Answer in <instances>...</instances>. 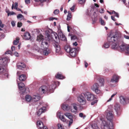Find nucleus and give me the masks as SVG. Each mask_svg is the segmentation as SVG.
I'll list each match as a JSON object with an SVG mask.
<instances>
[{
	"mask_svg": "<svg viewBox=\"0 0 129 129\" xmlns=\"http://www.w3.org/2000/svg\"><path fill=\"white\" fill-rule=\"evenodd\" d=\"M119 98L120 103L123 105H126L129 103V99L122 96H120Z\"/></svg>",
	"mask_w": 129,
	"mask_h": 129,
	"instance_id": "nucleus-12",
	"label": "nucleus"
},
{
	"mask_svg": "<svg viewBox=\"0 0 129 129\" xmlns=\"http://www.w3.org/2000/svg\"><path fill=\"white\" fill-rule=\"evenodd\" d=\"M114 109L116 111L117 115L119 116L121 113L122 110L120 108L119 104L116 103L114 105Z\"/></svg>",
	"mask_w": 129,
	"mask_h": 129,
	"instance_id": "nucleus-11",
	"label": "nucleus"
},
{
	"mask_svg": "<svg viewBox=\"0 0 129 129\" xmlns=\"http://www.w3.org/2000/svg\"><path fill=\"white\" fill-rule=\"evenodd\" d=\"M15 6L14 7V8L15 9H16V8H17V7L18 6V4L17 3H15Z\"/></svg>",
	"mask_w": 129,
	"mask_h": 129,
	"instance_id": "nucleus-52",
	"label": "nucleus"
},
{
	"mask_svg": "<svg viewBox=\"0 0 129 129\" xmlns=\"http://www.w3.org/2000/svg\"><path fill=\"white\" fill-rule=\"evenodd\" d=\"M55 77L56 78L59 79H62L65 78V77L62 74H60L59 73H57V75L55 76Z\"/></svg>",
	"mask_w": 129,
	"mask_h": 129,
	"instance_id": "nucleus-23",
	"label": "nucleus"
},
{
	"mask_svg": "<svg viewBox=\"0 0 129 129\" xmlns=\"http://www.w3.org/2000/svg\"><path fill=\"white\" fill-rule=\"evenodd\" d=\"M99 86L97 83H95L91 87V88L96 94H99L101 92V90L99 89Z\"/></svg>",
	"mask_w": 129,
	"mask_h": 129,
	"instance_id": "nucleus-10",
	"label": "nucleus"
},
{
	"mask_svg": "<svg viewBox=\"0 0 129 129\" xmlns=\"http://www.w3.org/2000/svg\"><path fill=\"white\" fill-rule=\"evenodd\" d=\"M0 27L2 28H3L4 27V25L2 23L1 20H0Z\"/></svg>",
	"mask_w": 129,
	"mask_h": 129,
	"instance_id": "nucleus-51",
	"label": "nucleus"
},
{
	"mask_svg": "<svg viewBox=\"0 0 129 129\" xmlns=\"http://www.w3.org/2000/svg\"><path fill=\"white\" fill-rule=\"evenodd\" d=\"M19 38H17L14 41V45H17L19 43Z\"/></svg>",
	"mask_w": 129,
	"mask_h": 129,
	"instance_id": "nucleus-32",
	"label": "nucleus"
},
{
	"mask_svg": "<svg viewBox=\"0 0 129 129\" xmlns=\"http://www.w3.org/2000/svg\"><path fill=\"white\" fill-rule=\"evenodd\" d=\"M78 3L81 5H83L85 4L86 2V0H78Z\"/></svg>",
	"mask_w": 129,
	"mask_h": 129,
	"instance_id": "nucleus-35",
	"label": "nucleus"
},
{
	"mask_svg": "<svg viewBox=\"0 0 129 129\" xmlns=\"http://www.w3.org/2000/svg\"><path fill=\"white\" fill-rule=\"evenodd\" d=\"M100 21L102 25H105V23L102 18H100Z\"/></svg>",
	"mask_w": 129,
	"mask_h": 129,
	"instance_id": "nucleus-36",
	"label": "nucleus"
},
{
	"mask_svg": "<svg viewBox=\"0 0 129 129\" xmlns=\"http://www.w3.org/2000/svg\"><path fill=\"white\" fill-rule=\"evenodd\" d=\"M40 97L37 95H34L33 98H32L29 95H27L25 97L26 100L28 102H30L31 100L34 102L38 101L40 99Z\"/></svg>",
	"mask_w": 129,
	"mask_h": 129,
	"instance_id": "nucleus-8",
	"label": "nucleus"
},
{
	"mask_svg": "<svg viewBox=\"0 0 129 129\" xmlns=\"http://www.w3.org/2000/svg\"><path fill=\"white\" fill-rule=\"evenodd\" d=\"M24 86V84L22 82H20L19 84V87L20 90H22Z\"/></svg>",
	"mask_w": 129,
	"mask_h": 129,
	"instance_id": "nucleus-30",
	"label": "nucleus"
},
{
	"mask_svg": "<svg viewBox=\"0 0 129 129\" xmlns=\"http://www.w3.org/2000/svg\"><path fill=\"white\" fill-rule=\"evenodd\" d=\"M114 115L113 112L109 111L107 113L106 117L108 121H102V123L104 126H106L109 129H113V119Z\"/></svg>",
	"mask_w": 129,
	"mask_h": 129,
	"instance_id": "nucleus-4",
	"label": "nucleus"
},
{
	"mask_svg": "<svg viewBox=\"0 0 129 129\" xmlns=\"http://www.w3.org/2000/svg\"><path fill=\"white\" fill-rule=\"evenodd\" d=\"M16 9L18 11H20L22 13H23L22 11H21V10L20 9H19V8H17Z\"/></svg>",
	"mask_w": 129,
	"mask_h": 129,
	"instance_id": "nucleus-60",
	"label": "nucleus"
},
{
	"mask_svg": "<svg viewBox=\"0 0 129 129\" xmlns=\"http://www.w3.org/2000/svg\"><path fill=\"white\" fill-rule=\"evenodd\" d=\"M122 39L121 41L119 43V47L117 48H119V47H120V49L122 51H124L125 50H126V48L127 47V45L124 44H122L120 46V43L122 42L123 41V38L122 37Z\"/></svg>",
	"mask_w": 129,
	"mask_h": 129,
	"instance_id": "nucleus-18",
	"label": "nucleus"
},
{
	"mask_svg": "<svg viewBox=\"0 0 129 129\" xmlns=\"http://www.w3.org/2000/svg\"><path fill=\"white\" fill-rule=\"evenodd\" d=\"M52 39L55 41H57L58 39L62 41H65L66 39L65 36L60 31L58 32V35L55 33H53L52 34Z\"/></svg>",
	"mask_w": 129,
	"mask_h": 129,
	"instance_id": "nucleus-5",
	"label": "nucleus"
},
{
	"mask_svg": "<svg viewBox=\"0 0 129 129\" xmlns=\"http://www.w3.org/2000/svg\"><path fill=\"white\" fill-rule=\"evenodd\" d=\"M21 72L18 71L17 72V75L19 76V80L21 81H23L25 80L26 79V76L24 74H21Z\"/></svg>",
	"mask_w": 129,
	"mask_h": 129,
	"instance_id": "nucleus-15",
	"label": "nucleus"
},
{
	"mask_svg": "<svg viewBox=\"0 0 129 129\" xmlns=\"http://www.w3.org/2000/svg\"><path fill=\"white\" fill-rule=\"evenodd\" d=\"M114 16H116L117 17V18H119V15L118 13L116 12L115 14L114 15Z\"/></svg>",
	"mask_w": 129,
	"mask_h": 129,
	"instance_id": "nucleus-55",
	"label": "nucleus"
},
{
	"mask_svg": "<svg viewBox=\"0 0 129 129\" xmlns=\"http://www.w3.org/2000/svg\"><path fill=\"white\" fill-rule=\"evenodd\" d=\"M122 39V38L120 33L118 34H116L112 37H109L107 38L108 42H105L102 47L103 48H108L110 46V44L112 49H117L119 47V43Z\"/></svg>",
	"mask_w": 129,
	"mask_h": 129,
	"instance_id": "nucleus-1",
	"label": "nucleus"
},
{
	"mask_svg": "<svg viewBox=\"0 0 129 129\" xmlns=\"http://www.w3.org/2000/svg\"><path fill=\"white\" fill-rule=\"evenodd\" d=\"M122 2L124 4L126 5V1L125 0H122Z\"/></svg>",
	"mask_w": 129,
	"mask_h": 129,
	"instance_id": "nucleus-63",
	"label": "nucleus"
},
{
	"mask_svg": "<svg viewBox=\"0 0 129 129\" xmlns=\"http://www.w3.org/2000/svg\"><path fill=\"white\" fill-rule=\"evenodd\" d=\"M6 54H12L11 51L10 50L7 51L6 52Z\"/></svg>",
	"mask_w": 129,
	"mask_h": 129,
	"instance_id": "nucleus-53",
	"label": "nucleus"
},
{
	"mask_svg": "<svg viewBox=\"0 0 129 129\" xmlns=\"http://www.w3.org/2000/svg\"><path fill=\"white\" fill-rule=\"evenodd\" d=\"M43 129H48V128L47 126H44L43 127Z\"/></svg>",
	"mask_w": 129,
	"mask_h": 129,
	"instance_id": "nucleus-64",
	"label": "nucleus"
},
{
	"mask_svg": "<svg viewBox=\"0 0 129 129\" xmlns=\"http://www.w3.org/2000/svg\"><path fill=\"white\" fill-rule=\"evenodd\" d=\"M78 106V105L76 104H74L73 105V108L75 109V110H73L72 109L71 110V111L72 112H76L77 111Z\"/></svg>",
	"mask_w": 129,
	"mask_h": 129,
	"instance_id": "nucleus-28",
	"label": "nucleus"
},
{
	"mask_svg": "<svg viewBox=\"0 0 129 129\" xmlns=\"http://www.w3.org/2000/svg\"><path fill=\"white\" fill-rule=\"evenodd\" d=\"M59 84V82H58L52 81L51 84L50 85H48L47 86L43 85L40 87L39 89L40 92L41 94L47 93H51L53 92L54 89L56 87V84Z\"/></svg>",
	"mask_w": 129,
	"mask_h": 129,
	"instance_id": "nucleus-3",
	"label": "nucleus"
},
{
	"mask_svg": "<svg viewBox=\"0 0 129 129\" xmlns=\"http://www.w3.org/2000/svg\"><path fill=\"white\" fill-rule=\"evenodd\" d=\"M84 96V94L83 93L77 98L78 101L81 105H84L86 103V100Z\"/></svg>",
	"mask_w": 129,
	"mask_h": 129,
	"instance_id": "nucleus-9",
	"label": "nucleus"
},
{
	"mask_svg": "<svg viewBox=\"0 0 129 129\" xmlns=\"http://www.w3.org/2000/svg\"><path fill=\"white\" fill-rule=\"evenodd\" d=\"M34 49L40 52V48L37 45H35L33 47Z\"/></svg>",
	"mask_w": 129,
	"mask_h": 129,
	"instance_id": "nucleus-33",
	"label": "nucleus"
},
{
	"mask_svg": "<svg viewBox=\"0 0 129 129\" xmlns=\"http://www.w3.org/2000/svg\"><path fill=\"white\" fill-rule=\"evenodd\" d=\"M17 18L18 19H20V20L24 19L23 16L21 14H19L17 16Z\"/></svg>",
	"mask_w": 129,
	"mask_h": 129,
	"instance_id": "nucleus-31",
	"label": "nucleus"
},
{
	"mask_svg": "<svg viewBox=\"0 0 129 129\" xmlns=\"http://www.w3.org/2000/svg\"><path fill=\"white\" fill-rule=\"evenodd\" d=\"M0 75L4 76L5 78H8V71L5 69V65H0Z\"/></svg>",
	"mask_w": 129,
	"mask_h": 129,
	"instance_id": "nucleus-6",
	"label": "nucleus"
},
{
	"mask_svg": "<svg viewBox=\"0 0 129 129\" xmlns=\"http://www.w3.org/2000/svg\"><path fill=\"white\" fill-rule=\"evenodd\" d=\"M45 39H43L40 46V52H43L44 55H47L50 52V50L48 48L49 44L48 41L51 40V37L48 33L46 34Z\"/></svg>",
	"mask_w": 129,
	"mask_h": 129,
	"instance_id": "nucleus-2",
	"label": "nucleus"
},
{
	"mask_svg": "<svg viewBox=\"0 0 129 129\" xmlns=\"http://www.w3.org/2000/svg\"><path fill=\"white\" fill-rule=\"evenodd\" d=\"M9 61V59L7 57L0 58V64H6Z\"/></svg>",
	"mask_w": 129,
	"mask_h": 129,
	"instance_id": "nucleus-16",
	"label": "nucleus"
},
{
	"mask_svg": "<svg viewBox=\"0 0 129 129\" xmlns=\"http://www.w3.org/2000/svg\"><path fill=\"white\" fill-rule=\"evenodd\" d=\"M58 129H64L62 125L60 123L58 124Z\"/></svg>",
	"mask_w": 129,
	"mask_h": 129,
	"instance_id": "nucleus-39",
	"label": "nucleus"
},
{
	"mask_svg": "<svg viewBox=\"0 0 129 129\" xmlns=\"http://www.w3.org/2000/svg\"><path fill=\"white\" fill-rule=\"evenodd\" d=\"M25 67V65H17V67L19 69L23 70Z\"/></svg>",
	"mask_w": 129,
	"mask_h": 129,
	"instance_id": "nucleus-29",
	"label": "nucleus"
},
{
	"mask_svg": "<svg viewBox=\"0 0 129 129\" xmlns=\"http://www.w3.org/2000/svg\"><path fill=\"white\" fill-rule=\"evenodd\" d=\"M119 78L120 77L117 74H115L112 76L110 82L112 83L118 82L119 81Z\"/></svg>",
	"mask_w": 129,
	"mask_h": 129,
	"instance_id": "nucleus-14",
	"label": "nucleus"
},
{
	"mask_svg": "<svg viewBox=\"0 0 129 129\" xmlns=\"http://www.w3.org/2000/svg\"><path fill=\"white\" fill-rule=\"evenodd\" d=\"M11 49L12 51H13L15 50V47L13 46H12L11 47Z\"/></svg>",
	"mask_w": 129,
	"mask_h": 129,
	"instance_id": "nucleus-56",
	"label": "nucleus"
},
{
	"mask_svg": "<svg viewBox=\"0 0 129 129\" xmlns=\"http://www.w3.org/2000/svg\"><path fill=\"white\" fill-rule=\"evenodd\" d=\"M79 116L81 117H83L84 118H85V116H83V114L82 113H80L79 114Z\"/></svg>",
	"mask_w": 129,
	"mask_h": 129,
	"instance_id": "nucleus-42",
	"label": "nucleus"
},
{
	"mask_svg": "<svg viewBox=\"0 0 129 129\" xmlns=\"http://www.w3.org/2000/svg\"><path fill=\"white\" fill-rule=\"evenodd\" d=\"M94 5L96 7H99V5L97 4H96V3L94 4Z\"/></svg>",
	"mask_w": 129,
	"mask_h": 129,
	"instance_id": "nucleus-62",
	"label": "nucleus"
},
{
	"mask_svg": "<svg viewBox=\"0 0 129 129\" xmlns=\"http://www.w3.org/2000/svg\"><path fill=\"white\" fill-rule=\"evenodd\" d=\"M71 48L68 45L64 47V49L66 51L69 53L71 50Z\"/></svg>",
	"mask_w": 129,
	"mask_h": 129,
	"instance_id": "nucleus-27",
	"label": "nucleus"
},
{
	"mask_svg": "<svg viewBox=\"0 0 129 129\" xmlns=\"http://www.w3.org/2000/svg\"><path fill=\"white\" fill-rule=\"evenodd\" d=\"M84 93V96L86 98L87 100L88 101H91L96 99L94 95L90 92H86Z\"/></svg>",
	"mask_w": 129,
	"mask_h": 129,
	"instance_id": "nucleus-7",
	"label": "nucleus"
},
{
	"mask_svg": "<svg viewBox=\"0 0 129 129\" xmlns=\"http://www.w3.org/2000/svg\"><path fill=\"white\" fill-rule=\"evenodd\" d=\"M76 38V37H75V36H74L72 37H71V39L72 40L73 39H75Z\"/></svg>",
	"mask_w": 129,
	"mask_h": 129,
	"instance_id": "nucleus-61",
	"label": "nucleus"
},
{
	"mask_svg": "<svg viewBox=\"0 0 129 129\" xmlns=\"http://www.w3.org/2000/svg\"><path fill=\"white\" fill-rule=\"evenodd\" d=\"M117 92H116L115 93H114L111 96V98L109 99L107 101V102H109L110 101H111L112 99V98H113L114 96H115L117 94Z\"/></svg>",
	"mask_w": 129,
	"mask_h": 129,
	"instance_id": "nucleus-38",
	"label": "nucleus"
},
{
	"mask_svg": "<svg viewBox=\"0 0 129 129\" xmlns=\"http://www.w3.org/2000/svg\"><path fill=\"white\" fill-rule=\"evenodd\" d=\"M37 125L38 128L41 129L43 127V124L41 121H37Z\"/></svg>",
	"mask_w": 129,
	"mask_h": 129,
	"instance_id": "nucleus-20",
	"label": "nucleus"
},
{
	"mask_svg": "<svg viewBox=\"0 0 129 129\" xmlns=\"http://www.w3.org/2000/svg\"><path fill=\"white\" fill-rule=\"evenodd\" d=\"M123 37L125 39H126L129 40V35L127 36L124 35H123Z\"/></svg>",
	"mask_w": 129,
	"mask_h": 129,
	"instance_id": "nucleus-43",
	"label": "nucleus"
},
{
	"mask_svg": "<svg viewBox=\"0 0 129 129\" xmlns=\"http://www.w3.org/2000/svg\"><path fill=\"white\" fill-rule=\"evenodd\" d=\"M104 10L103 9H102L101 10L99 11V12L101 13H104Z\"/></svg>",
	"mask_w": 129,
	"mask_h": 129,
	"instance_id": "nucleus-54",
	"label": "nucleus"
},
{
	"mask_svg": "<svg viewBox=\"0 0 129 129\" xmlns=\"http://www.w3.org/2000/svg\"><path fill=\"white\" fill-rule=\"evenodd\" d=\"M62 108L64 111H68L70 110V107L67 104H63L62 106Z\"/></svg>",
	"mask_w": 129,
	"mask_h": 129,
	"instance_id": "nucleus-21",
	"label": "nucleus"
},
{
	"mask_svg": "<svg viewBox=\"0 0 129 129\" xmlns=\"http://www.w3.org/2000/svg\"><path fill=\"white\" fill-rule=\"evenodd\" d=\"M25 2L26 4H28L30 3V0H25Z\"/></svg>",
	"mask_w": 129,
	"mask_h": 129,
	"instance_id": "nucleus-50",
	"label": "nucleus"
},
{
	"mask_svg": "<svg viewBox=\"0 0 129 129\" xmlns=\"http://www.w3.org/2000/svg\"><path fill=\"white\" fill-rule=\"evenodd\" d=\"M22 25V23L20 22H18L17 24V26L18 27H20Z\"/></svg>",
	"mask_w": 129,
	"mask_h": 129,
	"instance_id": "nucleus-41",
	"label": "nucleus"
},
{
	"mask_svg": "<svg viewBox=\"0 0 129 129\" xmlns=\"http://www.w3.org/2000/svg\"><path fill=\"white\" fill-rule=\"evenodd\" d=\"M46 111V108L45 107H43L41 108L37 112V115L40 116L42 113L45 112Z\"/></svg>",
	"mask_w": 129,
	"mask_h": 129,
	"instance_id": "nucleus-17",
	"label": "nucleus"
},
{
	"mask_svg": "<svg viewBox=\"0 0 129 129\" xmlns=\"http://www.w3.org/2000/svg\"><path fill=\"white\" fill-rule=\"evenodd\" d=\"M14 55L18 57L19 56L18 53L17 52H15L14 53Z\"/></svg>",
	"mask_w": 129,
	"mask_h": 129,
	"instance_id": "nucleus-49",
	"label": "nucleus"
},
{
	"mask_svg": "<svg viewBox=\"0 0 129 129\" xmlns=\"http://www.w3.org/2000/svg\"><path fill=\"white\" fill-rule=\"evenodd\" d=\"M54 46L56 49V52L58 54H62V52L60 50V48L59 46L58 42L57 41H55V43H54Z\"/></svg>",
	"mask_w": 129,
	"mask_h": 129,
	"instance_id": "nucleus-13",
	"label": "nucleus"
},
{
	"mask_svg": "<svg viewBox=\"0 0 129 129\" xmlns=\"http://www.w3.org/2000/svg\"><path fill=\"white\" fill-rule=\"evenodd\" d=\"M59 118L63 122H65L66 121V119L64 118L63 116L60 115L59 116Z\"/></svg>",
	"mask_w": 129,
	"mask_h": 129,
	"instance_id": "nucleus-37",
	"label": "nucleus"
},
{
	"mask_svg": "<svg viewBox=\"0 0 129 129\" xmlns=\"http://www.w3.org/2000/svg\"><path fill=\"white\" fill-rule=\"evenodd\" d=\"M73 120H70L69 121V123L68 124L69 126L70 127L71 125L73 123Z\"/></svg>",
	"mask_w": 129,
	"mask_h": 129,
	"instance_id": "nucleus-45",
	"label": "nucleus"
},
{
	"mask_svg": "<svg viewBox=\"0 0 129 129\" xmlns=\"http://www.w3.org/2000/svg\"><path fill=\"white\" fill-rule=\"evenodd\" d=\"M71 17H72V15H71V13L70 12H68V15H67V20H70L71 19Z\"/></svg>",
	"mask_w": 129,
	"mask_h": 129,
	"instance_id": "nucleus-34",
	"label": "nucleus"
},
{
	"mask_svg": "<svg viewBox=\"0 0 129 129\" xmlns=\"http://www.w3.org/2000/svg\"><path fill=\"white\" fill-rule=\"evenodd\" d=\"M14 14H16L15 13L13 12L12 11L8 13V16L9 15H11Z\"/></svg>",
	"mask_w": 129,
	"mask_h": 129,
	"instance_id": "nucleus-40",
	"label": "nucleus"
},
{
	"mask_svg": "<svg viewBox=\"0 0 129 129\" xmlns=\"http://www.w3.org/2000/svg\"><path fill=\"white\" fill-rule=\"evenodd\" d=\"M98 101V100H95L92 101L91 103V104L92 105H94Z\"/></svg>",
	"mask_w": 129,
	"mask_h": 129,
	"instance_id": "nucleus-44",
	"label": "nucleus"
},
{
	"mask_svg": "<svg viewBox=\"0 0 129 129\" xmlns=\"http://www.w3.org/2000/svg\"><path fill=\"white\" fill-rule=\"evenodd\" d=\"M76 49L75 48H71V50L69 52L71 56L72 57H75L76 54Z\"/></svg>",
	"mask_w": 129,
	"mask_h": 129,
	"instance_id": "nucleus-19",
	"label": "nucleus"
},
{
	"mask_svg": "<svg viewBox=\"0 0 129 129\" xmlns=\"http://www.w3.org/2000/svg\"><path fill=\"white\" fill-rule=\"evenodd\" d=\"M111 18L112 20H113L114 21H116V20L115 18L114 17L112 16H111Z\"/></svg>",
	"mask_w": 129,
	"mask_h": 129,
	"instance_id": "nucleus-57",
	"label": "nucleus"
},
{
	"mask_svg": "<svg viewBox=\"0 0 129 129\" xmlns=\"http://www.w3.org/2000/svg\"><path fill=\"white\" fill-rule=\"evenodd\" d=\"M99 85L101 86L104 85V79L103 78L100 79L99 80Z\"/></svg>",
	"mask_w": 129,
	"mask_h": 129,
	"instance_id": "nucleus-26",
	"label": "nucleus"
},
{
	"mask_svg": "<svg viewBox=\"0 0 129 129\" xmlns=\"http://www.w3.org/2000/svg\"><path fill=\"white\" fill-rule=\"evenodd\" d=\"M43 39V36L42 35H40L37 36V40L39 42H40L41 40L42 41Z\"/></svg>",
	"mask_w": 129,
	"mask_h": 129,
	"instance_id": "nucleus-25",
	"label": "nucleus"
},
{
	"mask_svg": "<svg viewBox=\"0 0 129 129\" xmlns=\"http://www.w3.org/2000/svg\"><path fill=\"white\" fill-rule=\"evenodd\" d=\"M11 24L14 27L15 26V21H12L11 22Z\"/></svg>",
	"mask_w": 129,
	"mask_h": 129,
	"instance_id": "nucleus-46",
	"label": "nucleus"
},
{
	"mask_svg": "<svg viewBox=\"0 0 129 129\" xmlns=\"http://www.w3.org/2000/svg\"><path fill=\"white\" fill-rule=\"evenodd\" d=\"M24 38L26 40H29L31 38V36L30 34L28 32H26L25 33L24 35Z\"/></svg>",
	"mask_w": 129,
	"mask_h": 129,
	"instance_id": "nucleus-22",
	"label": "nucleus"
},
{
	"mask_svg": "<svg viewBox=\"0 0 129 129\" xmlns=\"http://www.w3.org/2000/svg\"><path fill=\"white\" fill-rule=\"evenodd\" d=\"M126 50L127 51L129 52V46L127 45V47Z\"/></svg>",
	"mask_w": 129,
	"mask_h": 129,
	"instance_id": "nucleus-59",
	"label": "nucleus"
},
{
	"mask_svg": "<svg viewBox=\"0 0 129 129\" xmlns=\"http://www.w3.org/2000/svg\"><path fill=\"white\" fill-rule=\"evenodd\" d=\"M73 45L74 46H76L77 45V44L76 42H75L73 43Z\"/></svg>",
	"mask_w": 129,
	"mask_h": 129,
	"instance_id": "nucleus-58",
	"label": "nucleus"
},
{
	"mask_svg": "<svg viewBox=\"0 0 129 129\" xmlns=\"http://www.w3.org/2000/svg\"><path fill=\"white\" fill-rule=\"evenodd\" d=\"M75 6V5H73L71 8H70V10L72 12H74V10Z\"/></svg>",
	"mask_w": 129,
	"mask_h": 129,
	"instance_id": "nucleus-48",
	"label": "nucleus"
},
{
	"mask_svg": "<svg viewBox=\"0 0 129 129\" xmlns=\"http://www.w3.org/2000/svg\"><path fill=\"white\" fill-rule=\"evenodd\" d=\"M59 12V11L58 10H55L54 12V13L55 14H57Z\"/></svg>",
	"mask_w": 129,
	"mask_h": 129,
	"instance_id": "nucleus-47",
	"label": "nucleus"
},
{
	"mask_svg": "<svg viewBox=\"0 0 129 129\" xmlns=\"http://www.w3.org/2000/svg\"><path fill=\"white\" fill-rule=\"evenodd\" d=\"M64 115L69 118L70 119V120H73V116L70 113H66L64 114Z\"/></svg>",
	"mask_w": 129,
	"mask_h": 129,
	"instance_id": "nucleus-24",
	"label": "nucleus"
}]
</instances>
